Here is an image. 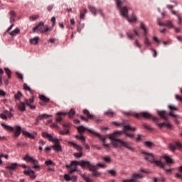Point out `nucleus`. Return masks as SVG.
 I'll return each mask as SVG.
<instances>
[{"label":"nucleus","instance_id":"obj_15","mask_svg":"<svg viewBox=\"0 0 182 182\" xmlns=\"http://www.w3.org/2000/svg\"><path fill=\"white\" fill-rule=\"evenodd\" d=\"M143 178V173H133L132 178L124 180V182H137V180Z\"/></svg>","mask_w":182,"mask_h":182},{"label":"nucleus","instance_id":"obj_64","mask_svg":"<svg viewBox=\"0 0 182 182\" xmlns=\"http://www.w3.org/2000/svg\"><path fill=\"white\" fill-rule=\"evenodd\" d=\"M14 22H15V17L10 16V23H14Z\"/></svg>","mask_w":182,"mask_h":182},{"label":"nucleus","instance_id":"obj_14","mask_svg":"<svg viewBox=\"0 0 182 182\" xmlns=\"http://www.w3.org/2000/svg\"><path fill=\"white\" fill-rule=\"evenodd\" d=\"M52 141L53 143H55L54 145L51 146L52 149H53V150H55V151H57L58 153H59V151H62V146H60L59 139H58V138H55Z\"/></svg>","mask_w":182,"mask_h":182},{"label":"nucleus","instance_id":"obj_13","mask_svg":"<svg viewBox=\"0 0 182 182\" xmlns=\"http://www.w3.org/2000/svg\"><path fill=\"white\" fill-rule=\"evenodd\" d=\"M88 9L90 10V12H91V14L92 15H94V16H96L97 15V14H100L101 16H105L102 9L97 10V9H96V7H95L94 6H90V5L88 6Z\"/></svg>","mask_w":182,"mask_h":182},{"label":"nucleus","instance_id":"obj_41","mask_svg":"<svg viewBox=\"0 0 182 182\" xmlns=\"http://www.w3.org/2000/svg\"><path fill=\"white\" fill-rule=\"evenodd\" d=\"M64 130H65L66 132H65V131H60V134L62 136H65V134H69V129L68 128H65Z\"/></svg>","mask_w":182,"mask_h":182},{"label":"nucleus","instance_id":"obj_5","mask_svg":"<svg viewBox=\"0 0 182 182\" xmlns=\"http://www.w3.org/2000/svg\"><path fill=\"white\" fill-rule=\"evenodd\" d=\"M127 116H134V117H136V119H141L144 117V119H152L153 122H159V118L154 117L147 112H143L141 113H136V112H127Z\"/></svg>","mask_w":182,"mask_h":182},{"label":"nucleus","instance_id":"obj_32","mask_svg":"<svg viewBox=\"0 0 182 182\" xmlns=\"http://www.w3.org/2000/svg\"><path fill=\"white\" fill-rule=\"evenodd\" d=\"M38 42H39V37H35L30 41V43L32 45H38Z\"/></svg>","mask_w":182,"mask_h":182},{"label":"nucleus","instance_id":"obj_20","mask_svg":"<svg viewBox=\"0 0 182 182\" xmlns=\"http://www.w3.org/2000/svg\"><path fill=\"white\" fill-rule=\"evenodd\" d=\"M42 136L44 137V139H48L49 141H52L56 139V137H53L48 132H42Z\"/></svg>","mask_w":182,"mask_h":182},{"label":"nucleus","instance_id":"obj_48","mask_svg":"<svg viewBox=\"0 0 182 182\" xmlns=\"http://www.w3.org/2000/svg\"><path fill=\"white\" fill-rule=\"evenodd\" d=\"M174 6H177V3H175V5H170L168 4L166 6V7L168 8V9H170V11L173 10V8H174Z\"/></svg>","mask_w":182,"mask_h":182},{"label":"nucleus","instance_id":"obj_24","mask_svg":"<svg viewBox=\"0 0 182 182\" xmlns=\"http://www.w3.org/2000/svg\"><path fill=\"white\" fill-rule=\"evenodd\" d=\"M17 168H18V164L17 163L11 164L10 165H8L6 167V170H16Z\"/></svg>","mask_w":182,"mask_h":182},{"label":"nucleus","instance_id":"obj_37","mask_svg":"<svg viewBox=\"0 0 182 182\" xmlns=\"http://www.w3.org/2000/svg\"><path fill=\"white\" fill-rule=\"evenodd\" d=\"M40 99L41 100H43V102H46V103H48V102H49V98L46 97V96L45 95H40Z\"/></svg>","mask_w":182,"mask_h":182},{"label":"nucleus","instance_id":"obj_61","mask_svg":"<svg viewBox=\"0 0 182 182\" xmlns=\"http://www.w3.org/2000/svg\"><path fill=\"white\" fill-rule=\"evenodd\" d=\"M85 14L83 13V11H80V19H85Z\"/></svg>","mask_w":182,"mask_h":182},{"label":"nucleus","instance_id":"obj_52","mask_svg":"<svg viewBox=\"0 0 182 182\" xmlns=\"http://www.w3.org/2000/svg\"><path fill=\"white\" fill-rule=\"evenodd\" d=\"M52 26H55L56 23V18L55 17L51 18Z\"/></svg>","mask_w":182,"mask_h":182},{"label":"nucleus","instance_id":"obj_53","mask_svg":"<svg viewBox=\"0 0 182 182\" xmlns=\"http://www.w3.org/2000/svg\"><path fill=\"white\" fill-rule=\"evenodd\" d=\"M70 181L73 182L77 181V176H72Z\"/></svg>","mask_w":182,"mask_h":182},{"label":"nucleus","instance_id":"obj_36","mask_svg":"<svg viewBox=\"0 0 182 182\" xmlns=\"http://www.w3.org/2000/svg\"><path fill=\"white\" fill-rule=\"evenodd\" d=\"M22 97V92L21 91H18L16 94L14 95V98L16 99V100H19Z\"/></svg>","mask_w":182,"mask_h":182},{"label":"nucleus","instance_id":"obj_39","mask_svg":"<svg viewBox=\"0 0 182 182\" xmlns=\"http://www.w3.org/2000/svg\"><path fill=\"white\" fill-rule=\"evenodd\" d=\"M46 166H55V163L52 160H48L45 162Z\"/></svg>","mask_w":182,"mask_h":182},{"label":"nucleus","instance_id":"obj_27","mask_svg":"<svg viewBox=\"0 0 182 182\" xmlns=\"http://www.w3.org/2000/svg\"><path fill=\"white\" fill-rule=\"evenodd\" d=\"M19 33H21L19 28H16L13 31L10 32L11 36H16V35H19Z\"/></svg>","mask_w":182,"mask_h":182},{"label":"nucleus","instance_id":"obj_40","mask_svg":"<svg viewBox=\"0 0 182 182\" xmlns=\"http://www.w3.org/2000/svg\"><path fill=\"white\" fill-rule=\"evenodd\" d=\"M164 159L168 164H171V163H173V159H171L170 157L164 156Z\"/></svg>","mask_w":182,"mask_h":182},{"label":"nucleus","instance_id":"obj_30","mask_svg":"<svg viewBox=\"0 0 182 182\" xmlns=\"http://www.w3.org/2000/svg\"><path fill=\"white\" fill-rule=\"evenodd\" d=\"M75 137L76 139H79V140H81V143H82V144H85V143H86V138L83 136L82 134H80V136L76 135Z\"/></svg>","mask_w":182,"mask_h":182},{"label":"nucleus","instance_id":"obj_12","mask_svg":"<svg viewBox=\"0 0 182 182\" xmlns=\"http://www.w3.org/2000/svg\"><path fill=\"white\" fill-rule=\"evenodd\" d=\"M23 174H25V176H29L31 180H35V178H36V175L35 174V171L32 170V168H31V166L27 167V170H25L23 171Z\"/></svg>","mask_w":182,"mask_h":182},{"label":"nucleus","instance_id":"obj_19","mask_svg":"<svg viewBox=\"0 0 182 182\" xmlns=\"http://www.w3.org/2000/svg\"><path fill=\"white\" fill-rule=\"evenodd\" d=\"M17 108L20 112H26V103L21 102L16 104Z\"/></svg>","mask_w":182,"mask_h":182},{"label":"nucleus","instance_id":"obj_16","mask_svg":"<svg viewBox=\"0 0 182 182\" xmlns=\"http://www.w3.org/2000/svg\"><path fill=\"white\" fill-rule=\"evenodd\" d=\"M157 23L159 26H166V28H174V25H173V22L170 21H166L165 22L161 21L160 18L157 20Z\"/></svg>","mask_w":182,"mask_h":182},{"label":"nucleus","instance_id":"obj_35","mask_svg":"<svg viewBox=\"0 0 182 182\" xmlns=\"http://www.w3.org/2000/svg\"><path fill=\"white\" fill-rule=\"evenodd\" d=\"M4 70L9 79H11V77H12V73L11 72V70H9V68H4Z\"/></svg>","mask_w":182,"mask_h":182},{"label":"nucleus","instance_id":"obj_11","mask_svg":"<svg viewBox=\"0 0 182 182\" xmlns=\"http://www.w3.org/2000/svg\"><path fill=\"white\" fill-rule=\"evenodd\" d=\"M140 28H141V29H142V31H144V36H145V41H144L145 45H147V46H150V45H151V43L149 41V38H147V37H146V36H147V33H149V31L147 30L146 25L143 22L141 23Z\"/></svg>","mask_w":182,"mask_h":182},{"label":"nucleus","instance_id":"obj_7","mask_svg":"<svg viewBox=\"0 0 182 182\" xmlns=\"http://www.w3.org/2000/svg\"><path fill=\"white\" fill-rule=\"evenodd\" d=\"M2 127L7 130V132H14V137H19L21 136V132H22V128L21 126H16L15 127L6 125L5 123H1Z\"/></svg>","mask_w":182,"mask_h":182},{"label":"nucleus","instance_id":"obj_29","mask_svg":"<svg viewBox=\"0 0 182 182\" xmlns=\"http://www.w3.org/2000/svg\"><path fill=\"white\" fill-rule=\"evenodd\" d=\"M127 36L129 39L132 40L136 36H139V33H137V31H134L133 34L127 33Z\"/></svg>","mask_w":182,"mask_h":182},{"label":"nucleus","instance_id":"obj_42","mask_svg":"<svg viewBox=\"0 0 182 182\" xmlns=\"http://www.w3.org/2000/svg\"><path fill=\"white\" fill-rule=\"evenodd\" d=\"M38 18H39V15H34V16H31L29 17V20L31 21H36V19H38Z\"/></svg>","mask_w":182,"mask_h":182},{"label":"nucleus","instance_id":"obj_54","mask_svg":"<svg viewBox=\"0 0 182 182\" xmlns=\"http://www.w3.org/2000/svg\"><path fill=\"white\" fill-rule=\"evenodd\" d=\"M74 156H75V157H82V156H83V154H82V151H81V152H80V153H76V154H75Z\"/></svg>","mask_w":182,"mask_h":182},{"label":"nucleus","instance_id":"obj_43","mask_svg":"<svg viewBox=\"0 0 182 182\" xmlns=\"http://www.w3.org/2000/svg\"><path fill=\"white\" fill-rule=\"evenodd\" d=\"M108 140H111L112 144H114V133L109 136Z\"/></svg>","mask_w":182,"mask_h":182},{"label":"nucleus","instance_id":"obj_49","mask_svg":"<svg viewBox=\"0 0 182 182\" xmlns=\"http://www.w3.org/2000/svg\"><path fill=\"white\" fill-rule=\"evenodd\" d=\"M2 75H4V70L0 68V85H2Z\"/></svg>","mask_w":182,"mask_h":182},{"label":"nucleus","instance_id":"obj_59","mask_svg":"<svg viewBox=\"0 0 182 182\" xmlns=\"http://www.w3.org/2000/svg\"><path fill=\"white\" fill-rule=\"evenodd\" d=\"M47 9L49 12H50V11H52L53 9V4H51V5H49L48 7H47Z\"/></svg>","mask_w":182,"mask_h":182},{"label":"nucleus","instance_id":"obj_51","mask_svg":"<svg viewBox=\"0 0 182 182\" xmlns=\"http://www.w3.org/2000/svg\"><path fill=\"white\" fill-rule=\"evenodd\" d=\"M143 127L147 130H151V127H150V125H147V124H144Z\"/></svg>","mask_w":182,"mask_h":182},{"label":"nucleus","instance_id":"obj_63","mask_svg":"<svg viewBox=\"0 0 182 182\" xmlns=\"http://www.w3.org/2000/svg\"><path fill=\"white\" fill-rule=\"evenodd\" d=\"M169 109L171 110H177V107H174V105H169Z\"/></svg>","mask_w":182,"mask_h":182},{"label":"nucleus","instance_id":"obj_22","mask_svg":"<svg viewBox=\"0 0 182 182\" xmlns=\"http://www.w3.org/2000/svg\"><path fill=\"white\" fill-rule=\"evenodd\" d=\"M48 117H50V115L46 114H43L37 117L36 122H37V123H39L40 120H43V119H48Z\"/></svg>","mask_w":182,"mask_h":182},{"label":"nucleus","instance_id":"obj_3","mask_svg":"<svg viewBox=\"0 0 182 182\" xmlns=\"http://www.w3.org/2000/svg\"><path fill=\"white\" fill-rule=\"evenodd\" d=\"M122 124H124L123 131L115 132L114 136L119 137V136H122V134H125V136L127 137H129V139H134V134H129V132H136V127H132L130 125H129V122L127 121L123 122Z\"/></svg>","mask_w":182,"mask_h":182},{"label":"nucleus","instance_id":"obj_33","mask_svg":"<svg viewBox=\"0 0 182 182\" xmlns=\"http://www.w3.org/2000/svg\"><path fill=\"white\" fill-rule=\"evenodd\" d=\"M33 102H34L33 97H31L29 100H28V99L25 100V103L27 106H31V105H32V103H33Z\"/></svg>","mask_w":182,"mask_h":182},{"label":"nucleus","instance_id":"obj_10","mask_svg":"<svg viewBox=\"0 0 182 182\" xmlns=\"http://www.w3.org/2000/svg\"><path fill=\"white\" fill-rule=\"evenodd\" d=\"M114 146H117L118 147H125L128 149V150H131L133 151V147L130 146V145L127 142L122 139H114Z\"/></svg>","mask_w":182,"mask_h":182},{"label":"nucleus","instance_id":"obj_4","mask_svg":"<svg viewBox=\"0 0 182 182\" xmlns=\"http://www.w3.org/2000/svg\"><path fill=\"white\" fill-rule=\"evenodd\" d=\"M77 131L79 132V133H85V132H86V130H87V132H89L92 134H94L95 136L98 137V139H100V140H102V143H103V146H105V147L106 149H109V147H110V145H109V144H106V138L103 137L99 133L95 132V130L85 127L84 126L77 127Z\"/></svg>","mask_w":182,"mask_h":182},{"label":"nucleus","instance_id":"obj_44","mask_svg":"<svg viewBox=\"0 0 182 182\" xmlns=\"http://www.w3.org/2000/svg\"><path fill=\"white\" fill-rule=\"evenodd\" d=\"M95 166H97V168H99V167H101V168H106V164H105L98 163Z\"/></svg>","mask_w":182,"mask_h":182},{"label":"nucleus","instance_id":"obj_28","mask_svg":"<svg viewBox=\"0 0 182 182\" xmlns=\"http://www.w3.org/2000/svg\"><path fill=\"white\" fill-rule=\"evenodd\" d=\"M158 126L160 129H162V127H164V126H166V127H168V129H171V124L170 123H167V122H163V123H159L158 124Z\"/></svg>","mask_w":182,"mask_h":182},{"label":"nucleus","instance_id":"obj_17","mask_svg":"<svg viewBox=\"0 0 182 182\" xmlns=\"http://www.w3.org/2000/svg\"><path fill=\"white\" fill-rule=\"evenodd\" d=\"M73 161L70 165H65L66 168H69V173L70 174H73V173H75V171H77V166H80V164H77V165H72L73 163Z\"/></svg>","mask_w":182,"mask_h":182},{"label":"nucleus","instance_id":"obj_21","mask_svg":"<svg viewBox=\"0 0 182 182\" xmlns=\"http://www.w3.org/2000/svg\"><path fill=\"white\" fill-rule=\"evenodd\" d=\"M57 117L55 118V120L58 123H60L62 121V116H66L67 113L66 112H57Z\"/></svg>","mask_w":182,"mask_h":182},{"label":"nucleus","instance_id":"obj_47","mask_svg":"<svg viewBox=\"0 0 182 182\" xmlns=\"http://www.w3.org/2000/svg\"><path fill=\"white\" fill-rule=\"evenodd\" d=\"M75 109H71L68 112L70 117H72V116H75Z\"/></svg>","mask_w":182,"mask_h":182},{"label":"nucleus","instance_id":"obj_62","mask_svg":"<svg viewBox=\"0 0 182 182\" xmlns=\"http://www.w3.org/2000/svg\"><path fill=\"white\" fill-rule=\"evenodd\" d=\"M10 16H13V17L16 16V13H15V11H10Z\"/></svg>","mask_w":182,"mask_h":182},{"label":"nucleus","instance_id":"obj_56","mask_svg":"<svg viewBox=\"0 0 182 182\" xmlns=\"http://www.w3.org/2000/svg\"><path fill=\"white\" fill-rule=\"evenodd\" d=\"M38 143H39V144H41L40 146H41V147H42L43 146H45V145L46 144V142L44 141L43 140H40V141H38Z\"/></svg>","mask_w":182,"mask_h":182},{"label":"nucleus","instance_id":"obj_25","mask_svg":"<svg viewBox=\"0 0 182 182\" xmlns=\"http://www.w3.org/2000/svg\"><path fill=\"white\" fill-rule=\"evenodd\" d=\"M70 144H72V146H73L74 149H76V150H77L80 152H82V150H83V148H82L81 146L77 145V144H75V142H70Z\"/></svg>","mask_w":182,"mask_h":182},{"label":"nucleus","instance_id":"obj_34","mask_svg":"<svg viewBox=\"0 0 182 182\" xmlns=\"http://www.w3.org/2000/svg\"><path fill=\"white\" fill-rule=\"evenodd\" d=\"M105 115L109 116V117H113V116L114 115V112L109 109L105 112Z\"/></svg>","mask_w":182,"mask_h":182},{"label":"nucleus","instance_id":"obj_45","mask_svg":"<svg viewBox=\"0 0 182 182\" xmlns=\"http://www.w3.org/2000/svg\"><path fill=\"white\" fill-rule=\"evenodd\" d=\"M82 178L86 182H93V181H92L90 178L86 176V175H83Z\"/></svg>","mask_w":182,"mask_h":182},{"label":"nucleus","instance_id":"obj_26","mask_svg":"<svg viewBox=\"0 0 182 182\" xmlns=\"http://www.w3.org/2000/svg\"><path fill=\"white\" fill-rule=\"evenodd\" d=\"M158 114L165 120H167L168 114L166 112V111H158Z\"/></svg>","mask_w":182,"mask_h":182},{"label":"nucleus","instance_id":"obj_31","mask_svg":"<svg viewBox=\"0 0 182 182\" xmlns=\"http://www.w3.org/2000/svg\"><path fill=\"white\" fill-rule=\"evenodd\" d=\"M144 144L146 147H149V149H151V147H154V144L151 141H144Z\"/></svg>","mask_w":182,"mask_h":182},{"label":"nucleus","instance_id":"obj_1","mask_svg":"<svg viewBox=\"0 0 182 182\" xmlns=\"http://www.w3.org/2000/svg\"><path fill=\"white\" fill-rule=\"evenodd\" d=\"M115 1L117 2V7L119 9L120 14L122 16H123V18H126V19L129 22H136V21H137V17H136V16L132 15L131 18L129 16V14H128L129 11H130L132 8L127 6H124L122 0H115Z\"/></svg>","mask_w":182,"mask_h":182},{"label":"nucleus","instance_id":"obj_60","mask_svg":"<svg viewBox=\"0 0 182 182\" xmlns=\"http://www.w3.org/2000/svg\"><path fill=\"white\" fill-rule=\"evenodd\" d=\"M0 117H1V119H3L4 120H6V119H8V117H6V116L5 115V114H0Z\"/></svg>","mask_w":182,"mask_h":182},{"label":"nucleus","instance_id":"obj_38","mask_svg":"<svg viewBox=\"0 0 182 182\" xmlns=\"http://www.w3.org/2000/svg\"><path fill=\"white\" fill-rule=\"evenodd\" d=\"M23 134L25 136H27V137H30L31 139H35V136L32 135L31 133L28 132H24Z\"/></svg>","mask_w":182,"mask_h":182},{"label":"nucleus","instance_id":"obj_9","mask_svg":"<svg viewBox=\"0 0 182 182\" xmlns=\"http://www.w3.org/2000/svg\"><path fill=\"white\" fill-rule=\"evenodd\" d=\"M23 159L24 161H26L27 163H32L33 166V168H41V166H39V161L33 157L29 156V154H26Z\"/></svg>","mask_w":182,"mask_h":182},{"label":"nucleus","instance_id":"obj_50","mask_svg":"<svg viewBox=\"0 0 182 182\" xmlns=\"http://www.w3.org/2000/svg\"><path fill=\"white\" fill-rule=\"evenodd\" d=\"M64 178H65V181H70V180H71V178L68 174H65Z\"/></svg>","mask_w":182,"mask_h":182},{"label":"nucleus","instance_id":"obj_2","mask_svg":"<svg viewBox=\"0 0 182 182\" xmlns=\"http://www.w3.org/2000/svg\"><path fill=\"white\" fill-rule=\"evenodd\" d=\"M77 164H80L82 168H85V167H88L90 171L92 172V176L93 177H100L102 176V173L97 171V166L92 165L89 161H81L80 162L74 161L72 163L73 166H76Z\"/></svg>","mask_w":182,"mask_h":182},{"label":"nucleus","instance_id":"obj_18","mask_svg":"<svg viewBox=\"0 0 182 182\" xmlns=\"http://www.w3.org/2000/svg\"><path fill=\"white\" fill-rule=\"evenodd\" d=\"M182 149V144L180 141H176L175 144H169V149L172 151H174L176 149Z\"/></svg>","mask_w":182,"mask_h":182},{"label":"nucleus","instance_id":"obj_46","mask_svg":"<svg viewBox=\"0 0 182 182\" xmlns=\"http://www.w3.org/2000/svg\"><path fill=\"white\" fill-rule=\"evenodd\" d=\"M23 89L24 90H28V92H31V87L29 86H28V84L24 83L23 84Z\"/></svg>","mask_w":182,"mask_h":182},{"label":"nucleus","instance_id":"obj_55","mask_svg":"<svg viewBox=\"0 0 182 182\" xmlns=\"http://www.w3.org/2000/svg\"><path fill=\"white\" fill-rule=\"evenodd\" d=\"M16 75L18 77V79H21V80H22L23 79V76L22 75V74H21L19 73H16Z\"/></svg>","mask_w":182,"mask_h":182},{"label":"nucleus","instance_id":"obj_23","mask_svg":"<svg viewBox=\"0 0 182 182\" xmlns=\"http://www.w3.org/2000/svg\"><path fill=\"white\" fill-rule=\"evenodd\" d=\"M83 113H84V114H86L87 119H90V120H93V119H96V117H95V116L92 115L87 109H84Z\"/></svg>","mask_w":182,"mask_h":182},{"label":"nucleus","instance_id":"obj_57","mask_svg":"<svg viewBox=\"0 0 182 182\" xmlns=\"http://www.w3.org/2000/svg\"><path fill=\"white\" fill-rule=\"evenodd\" d=\"M176 100H178L179 102H182V97L178 95H176Z\"/></svg>","mask_w":182,"mask_h":182},{"label":"nucleus","instance_id":"obj_8","mask_svg":"<svg viewBox=\"0 0 182 182\" xmlns=\"http://www.w3.org/2000/svg\"><path fill=\"white\" fill-rule=\"evenodd\" d=\"M36 31H38L40 33H45L46 32H49V31H52L51 28H49L48 25H45L43 22H40L37 26L33 28V32L35 33Z\"/></svg>","mask_w":182,"mask_h":182},{"label":"nucleus","instance_id":"obj_6","mask_svg":"<svg viewBox=\"0 0 182 182\" xmlns=\"http://www.w3.org/2000/svg\"><path fill=\"white\" fill-rule=\"evenodd\" d=\"M142 154H144V157L145 160L147 161H150L151 163H154L156 164V166H159V167H161L162 168H164V164L161 162V161H157L154 159V156L153 154H149L147 152H142Z\"/></svg>","mask_w":182,"mask_h":182},{"label":"nucleus","instance_id":"obj_58","mask_svg":"<svg viewBox=\"0 0 182 182\" xmlns=\"http://www.w3.org/2000/svg\"><path fill=\"white\" fill-rule=\"evenodd\" d=\"M103 160L106 161V163H110V158L109 156L104 157Z\"/></svg>","mask_w":182,"mask_h":182}]
</instances>
